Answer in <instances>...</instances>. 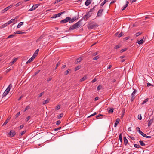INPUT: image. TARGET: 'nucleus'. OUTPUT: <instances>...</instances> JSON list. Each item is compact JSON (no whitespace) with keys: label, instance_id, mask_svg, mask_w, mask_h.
Wrapping results in <instances>:
<instances>
[{"label":"nucleus","instance_id":"obj_1","mask_svg":"<svg viewBox=\"0 0 154 154\" xmlns=\"http://www.w3.org/2000/svg\"><path fill=\"white\" fill-rule=\"evenodd\" d=\"M94 7L93 8L91 9L90 11L87 13L81 19L82 20H84L86 21L88 20V19L91 16L92 14V11L94 9Z\"/></svg>","mask_w":154,"mask_h":154},{"label":"nucleus","instance_id":"obj_2","mask_svg":"<svg viewBox=\"0 0 154 154\" xmlns=\"http://www.w3.org/2000/svg\"><path fill=\"white\" fill-rule=\"evenodd\" d=\"M87 27L89 29H92L98 26V25L93 21L89 22L88 24Z\"/></svg>","mask_w":154,"mask_h":154},{"label":"nucleus","instance_id":"obj_3","mask_svg":"<svg viewBox=\"0 0 154 154\" xmlns=\"http://www.w3.org/2000/svg\"><path fill=\"white\" fill-rule=\"evenodd\" d=\"M82 21V20L78 21L75 24L71 26L69 29V30H72L76 29L78 28L81 26L80 23Z\"/></svg>","mask_w":154,"mask_h":154},{"label":"nucleus","instance_id":"obj_4","mask_svg":"<svg viewBox=\"0 0 154 154\" xmlns=\"http://www.w3.org/2000/svg\"><path fill=\"white\" fill-rule=\"evenodd\" d=\"M12 85L11 84H10L8 86V87L5 90V91L3 93L2 96L3 97H5L6 95L9 92L10 89L12 88Z\"/></svg>","mask_w":154,"mask_h":154},{"label":"nucleus","instance_id":"obj_5","mask_svg":"<svg viewBox=\"0 0 154 154\" xmlns=\"http://www.w3.org/2000/svg\"><path fill=\"white\" fill-rule=\"evenodd\" d=\"M70 20L71 18L70 17H67L65 19L62 20L60 22L61 23H65L69 21Z\"/></svg>","mask_w":154,"mask_h":154},{"label":"nucleus","instance_id":"obj_6","mask_svg":"<svg viewBox=\"0 0 154 154\" xmlns=\"http://www.w3.org/2000/svg\"><path fill=\"white\" fill-rule=\"evenodd\" d=\"M40 4H37L34 5L29 10V11H32L35 9L40 5Z\"/></svg>","mask_w":154,"mask_h":154},{"label":"nucleus","instance_id":"obj_7","mask_svg":"<svg viewBox=\"0 0 154 154\" xmlns=\"http://www.w3.org/2000/svg\"><path fill=\"white\" fill-rule=\"evenodd\" d=\"M15 134L16 132L14 130H11L9 133V134L11 137H14Z\"/></svg>","mask_w":154,"mask_h":154},{"label":"nucleus","instance_id":"obj_8","mask_svg":"<svg viewBox=\"0 0 154 154\" xmlns=\"http://www.w3.org/2000/svg\"><path fill=\"white\" fill-rule=\"evenodd\" d=\"M103 11V9H100L97 13V17H100L102 15V13Z\"/></svg>","mask_w":154,"mask_h":154},{"label":"nucleus","instance_id":"obj_9","mask_svg":"<svg viewBox=\"0 0 154 154\" xmlns=\"http://www.w3.org/2000/svg\"><path fill=\"white\" fill-rule=\"evenodd\" d=\"M12 6H13L12 5H10V6L7 7H6V8H5L2 11V13H4L5 11H6L8 10L9 9H10V8H11V7H12Z\"/></svg>","mask_w":154,"mask_h":154},{"label":"nucleus","instance_id":"obj_10","mask_svg":"<svg viewBox=\"0 0 154 154\" xmlns=\"http://www.w3.org/2000/svg\"><path fill=\"white\" fill-rule=\"evenodd\" d=\"M136 93V90L135 89L134 91L131 94V101H132L135 98V94Z\"/></svg>","mask_w":154,"mask_h":154},{"label":"nucleus","instance_id":"obj_11","mask_svg":"<svg viewBox=\"0 0 154 154\" xmlns=\"http://www.w3.org/2000/svg\"><path fill=\"white\" fill-rule=\"evenodd\" d=\"M82 60V58L81 57H79L78 58L75 62V64H77L79 63Z\"/></svg>","mask_w":154,"mask_h":154},{"label":"nucleus","instance_id":"obj_12","mask_svg":"<svg viewBox=\"0 0 154 154\" xmlns=\"http://www.w3.org/2000/svg\"><path fill=\"white\" fill-rule=\"evenodd\" d=\"M38 52H39V49H38L35 51L34 52V54L32 56V57L34 58H35L36 57Z\"/></svg>","mask_w":154,"mask_h":154},{"label":"nucleus","instance_id":"obj_13","mask_svg":"<svg viewBox=\"0 0 154 154\" xmlns=\"http://www.w3.org/2000/svg\"><path fill=\"white\" fill-rule=\"evenodd\" d=\"M78 19V18H76V17H75L74 18H72L71 19V20H70V21H69V23H72L75 20Z\"/></svg>","mask_w":154,"mask_h":154},{"label":"nucleus","instance_id":"obj_14","mask_svg":"<svg viewBox=\"0 0 154 154\" xmlns=\"http://www.w3.org/2000/svg\"><path fill=\"white\" fill-rule=\"evenodd\" d=\"M11 117H8L7 120H6V121L4 122V124L2 125V126H3L4 125H6L9 122V120L10 119Z\"/></svg>","mask_w":154,"mask_h":154},{"label":"nucleus","instance_id":"obj_15","mask_svg":"<svg viewBox=\"0 0 154 154\" xmlns=\"http://www.w3.org/2000/svg\"><path fill=\"white\" fill-rule=\"evenodd\" d=\"M120 121V119L117 118L116 119V122L115 123L114 127H116Z\"/></svg>","mask_w":154,"mask_h":154},{"label":"nucleus","instance_id":"obj_16","mask_svg":"<svg viewBox=\"0 0 154 154\" xmlns=\"http://www.w3.org/2000/svg\"><path fill=\"white\" fill-rule=\"evenodd\" d=\"M44 37L45 35H42L36 40V42H37L38 41H40Z\"/></svg>","mask_w":154,"mask_h":154},{"label":"nucleus","instance_id":"obj_17","mask_svg":"<svg viewBox=\"0 0 154 154\" xmlns=\"http://www.w3.org/2000/svg\"><path fill=\"white\" fill-rule=\"evenodd\" d=\"M14 33L15 34H24L25 33V32H24L20 31H16Z\"/></svg>","mask_w":154,"mask_h":154},{"label":"nucleus","instance_id":"obj_18","mask_svg":"<svg viewBox=\"0 0 154 154\" xmlns=\"http://www.w3.org/2000/svg\"><path fill=\"white\" fill-rule=\"evenodd\" d=\"M108 112L109 113H112L113 112V109L109 108L107 109Z\"/></svg>","mask_w":154,"mask_h":154},{"label":"nucleus","instance_id":"obj_19","mask_svg":"<svg viewBox=\"0 0 154 154\" xmlns=\"http://www.w3.org/2000/svg\"><path fill=\"white\" fill-rule=\"evenodd\" d=\"M153 122V119H150L148 123V126H149Z\"/></svg>","mask_w":154,"mask_h":154},{"label":"nucleus","instance_id":"obj_20","mask_svg":"<svg viewBox=\"0 0 154 154\" xmlns=\"http://www.w3.org/2000/svg\"><path fill=\"white\" fill-rule=\"evenodd\" d=\"M124 141L125 145H126L127 144L128 141L125 137H124Z\"/></svg>","mask_w":154,"mask_h":154},{"label":"nucleus","instance_id":"obj_21","mask_svg":"<svg viewBox=\"0 0 154 154\" xmlns=\"http://www.w3.org/2000/svg\"><path fill=\"white\" fill-rule=\"evenodd\" d=\"M34 59V58L32 57L28 60V61L26 62V63L28 64L29 63L32 62L33 60Z\"/></svg>","mask_w":154,"mask_h":154},{"label":"nucleus","instance_id":"obj_22","mask_svg":"<svg viewBox=\"0 0 154 154\" xmlns=\"http://www.w3.org/2000/svg\"><path fill=\"white\" fill-rule=\"evenodd\" d=\"M91 1L87 0L85 3V5L86 6H88L91 3Z\"/></svg>","mask_w":154,"mask_h":154},{"label":"nucleus","instance_id":"obj_23","mask_svg":"<svg viewBox=\"0 0 154 154\" xmlns=\"http://www.w3.org/2000/svg\"><path fill=\"white\" fill-rule=\"evenodd\" d=\"M71 69H68V70L64 72V75H67L70 72H71Z\"/></svg>","mask_w":154,"mask_h":154},{"label":"nucleus","instance_id":"obj_24","mask_svg":"<svg viewBox=\"0 0 154 154\" xmlns=\"http://www.w3.org/2000/svg\"><path fill=\"white\" fill-rule=\"evenodd\" d=\"M15 20V19H11L10 21H8L7 23L8 24H10L14 22Z\"/></svg>","mask_w":154,"mask_h":154},{"label":"nucleus","instance_id":"obj_25","mask_svg":"<svg viewBox=\"0 0 154 154\" xmlns=\"http://www.w3.org/2000/svg\"><path fill=\"white\" fill-rule=\"evenodd\" d=\"M144 42V41L143 39H141L139 41H138L137 42V43L138 44H143Z\"/></svg>","mask_w":154,"mask_h":154},{"label":"nucleus","instance_id":"obj_26","mask_svg":"<svg viewBox=\"0 0 154 154\" xmlns=\"http://www.w3.org/2000/svg\"><path fill=\"white\" fill-rule=\"evenodd\" d=\"M8 23H6L2 25L1 26V28H3L5 27H6L7 25H8Z\"/></svg>","mask_w":154,"mask_h":154},{"label":"nucleus","instance_id":"obj_27","mask_svg":"<svg viewBox=\"0 0 154 154\" xmlns=\"http://www.w3.org/2000/svg\"><path fill=\"white\" fill-rule=\"evenodd\" d=\"M23 22H20L18 24L17 26V28H20L21 26L23 25Z\"/></svg>","mask_w":154,"mask_h":154},{"label":"nucleus","instance_id":"obj_28","mask_svg":"<svg viewBox=\"0 0 154 154\" xmlns=\"http://www.w3.org/2000/svg\"><path fill=\"white\" fill-rule=\"evenodd\" d=\"M65 12V11H63L61 12H60L57 14H56L57 16V17H60L62 14L64 13Z\"/></svg>","mask_w":154,"mask_h":154},{"label":"nucleus","instance_id":"obj_29","mask_svg":"<svg viewBox=\"0 0 154 154\" xmlns=\"http://www.w3.org/2000/svg\"><path fill=\"white\" fill-rule=\"evenodd\" d=\"M49 101V99H47L43 101V105H44L45 104H47V103H48Z\"/></svg>","mask_w":154,"mask_h":154},{"label":"nucleus","instance_id":"obj_30","mask_svg":"<svg viewBox=\"0 0 154 154\" xmlns=\"http://www.w3.org/2000/svg\"><path fill=\"white\" fill-rule=\"evenodd\" d=\"M136 130L140 134L142 132L140 130V128L138 127L136 128Z\"/></svg>","mask_w":154,"mask_h":154},{"label":"nucleus","instance_id":"obj_31","mask_svg":"<svg viewBox=\"0 0 154 154\" xmlns=\"http://www.w3.org/2000/svg\"><path fill=\"white\" fill-rule=\"evenodd\" d=\"M139 143H140V145L141 146H145V143H144L143 141H141V140H140L139 141Z\"/></svg>","mask_w":154,"mask_h":154},{"label":"nucleus","instance_id":"obj_32","mask_svg":"<svg viewBox=\"0 0 154 154\" xmlns=\"http://www.w3.org/2000/svg\"><path fill=\"white\" fill-rule=\"evenodd\" d=\"M142 34V32H139L137 33H136L135 34L136 37H137L138 36L140 35H141Z\"/></svg>","mask_w":154,"mask_h":154},{"label":"nucleus","instance_id":"obj_33","mask_svg":"<svg viewBox=\"0 0 154 154\" xmlns=\"http://www.w3.org/2000/svg\"><path fill=\"white\" fill-rule=\"evenodd\" d=\"M122 133L120 134L119 136V138L121 143L122 142Z\"/></svg>","mask_w":154,"mask_h":154},{"label":"nucleus","instance_id":"obj_34","mask_svg":"<svg viewBox=\"0 0 154 154\" xmlns=\"http://www.w3.org/2000/svg\"><path fill=\"white\" fill-rule=\"evenodd\" d=\"M17 59H18L17 58H15L14 59V60L12 62H11L10 63H11V64L12 65L13 64H14V63L17 61Z\"/></svg>","mask_w":154,"mask_h":154},{"label":"nucleus","instance_id":"obj_35","mask_svg":"<svg viewBox=\"0 0 154 154\" xmlns=\"http://www.w3.org/2000/svg\"><path fill=\"white\" fill-rule=\"evenodd\" d=\"M108 1V0H104V1L101 4L100 6H103L104 4Z\"/></svg>","mask_w":154,"mask_h":154},{"label":"nucleus","instance_id":"obj_36","mask_svg":"<svg viewBox=\"0 0 154 154\" xmlns=\"http://www.w3.org/2000/svg\"><path fill=\"white\" fill-rule=\"evenodd\" d=\"M81 66L80 65H79L78 66H77L75 68V71H76L80 69L81 68Z\"/></svg>","mask_w":154,"mask_h":154},{"label":"nucleus","instance_id":"obj_37","mask_svg":"<svg viewBox=\"0 0 154 154\" xmlns=\"http://www.w3.org/2000/svg\"><path fill=\"white\" fill-rule=\"evenodd\" d=\"M15 35V34H12L9 35L7 38H13Z\"/></svg>","mask_w":154,"mask_h":154},{"label":"nucleus","instance_id":"obj_38","mask_svg":"<svg viewBox=\"0 0 154 154\" xmlns=\"http://www.w3.org/2000/svg\"><path fill=\"white\" fill-rule=\"evenodd\" d=\"M30 106L29 105L27 106L25 108L24 112H25L26 110H28L30 108Z\"/></svg>","mask_w":154,"mask_h":154},{"label":"nucleus","instance_id":"obj_39","mask_svg":"<svg viewBox=\"0 0 154 154\" xmlns=\"http://www.w3.org/2000/svg\"><path fill=\"white\" fill-rule=\"evenodd\" d=\"M87 79V77L86 76H85L84 77H83L82 78H81L80 79V81L81 82L85 80L86 79Z\"/></svg>","mask_w":154,"mask_h":154},{"label":"nucleus","instance_id":"obj_40","mask_svg":"<svg viewBox=\"0 0 154 154\" xmlns=\"http://www.w3.org/2000/svg\"><path fill=\"white\" fill-rule=\"evenodd\" d=\"M20 112H19L16 114V115L15 116H14V117L15 119L17 118L20 115Z\"/></svg>","mask_w":154,"mask_h":154},{"label":"nucleus","instance_id":"obj_41","mask_svg":"<svg viewBox=\"0 0 154 154\" xmlns=\"http://www.w3.org/2000/svg\"><path fill=\"white\" fill-rule=\"evenodd\" d=\"M148 100V99L147 98L144 100L143 101L142 103V104L143 105L146 103Z\"/></svg>","mask_w":154,"mask_h":154},{"label":"nucleus","instance_id":"obj_42","mask_svg":"<svg viewBox=\"0 0 154 154\" xmlns=\"http://www.w3.org/2000/svg\"><path fill=\"white\" fill-rule=\"evenodd\" d=\"M60 106L59 105H58L56 107L55 109V110H57L60 109Z\"/></svg>","mask_w":154,"mask_h":154},{"label":"nucleus","instance_id":"obj_43","mask_svg":"<svg viewBox=\"0 0 154 154\" xmlns=\"http://www.w3.org/2000/svg\"><path fill=\"white\" fill-rule=\"evenodd\" d=\"M22 2H20L17 3L15 5V6L16 7H18V6L20 5L21 4H22Z\"/></svg>","mask_w":154,"mask_h":154},{"label":"nucleus","instance_id":"obj_44","mask_svg":"<svg viewBox=\"0 0 154 154\" xmlns=\"http://www.w3.org/2000/svg\"><path fill=\"white\" fill-rule=\"evenodd\" d=\"M134 147L136 148H139L141 147L139 145L137 144H134Z\"/></svg>","mask_w":154,"mask_h":154},{"label":"nucleus","instance_id":"obj_45","mask_svg":"<svg viewBox=\"0 0 154 154\" xmlns=\"http://www.w3.org/2000/svg\"><path fill=\"white\" fill-rule=\"evenodd\" d=\"M99 58V56H97L94 58H93V60H97Z\"/></svg>","mask_w":154,"mask_h":154},{"label":"nucleus","instance_id":"obj_46","mask_svg":"<svg viewBox=\"0 0 154 154\" xmlns=\"http://www.w3.org/2000/svg\"><path fill=\"white\" fill-rule=\"evenodd\" d=\"M127 5H125L123 6V7L122 8V11L123 10H125L126 8L127 7Z\"/></svg>","mask_w":154,"mask_h":154},{"label":"nucleus","instance_id":"obj_47","mask_svg":"<svg viewBox=\"0 0 154 154\" xmlns=\"http://www.w3.org/2000/svg\"><path fill=\"white\" fill-rule=\"evenodd\" d=\"M101 88H102L101 85H99L97 87V90H100L101 89Z\"/></svg>","mask_w":154,"mask_h":154},{"label":"nucleus","instance_id":"obj_48","mask_svg":"<svg viewBox=\"0 0 154 154\" xmlns=\"http://www.w3.org/2000/svg\"><path fill=\"white\" fill-rule=\"evenodd\" d=\"M60 62L59 61L57 63L56 65V67L55 68V69H56L57 68V67L59 65H60Z\"/></svg>","mask_w":154,"mask_h":154},{"label":"nucleus","instance_id":"obj_49","mask_svg":"<svg viewBox=\"0 0 154 154\" xmlns=\"http://www.w3.org/2000/svg\"><path fill=\"white\" fill-rule=\"evenodd\" d=\"M120 47H121V46L120 45H117L115 47V48L116 49H117L120 48Z\"/></svg>","mask_w":154,"mask_h":154},{"label":"nucleus","instance_id":"obj_50","mask_svg":"<svg viewBox=\"0 0 154 154\" xmlns=\"http://www.w3.org/2000/svg\"><path fill=\"white\" fill-rule=\"evenodd\" d=\"M138 119H139L140 120H141L142 119V117L141 116V114L139 115H138Z\"/></svg>","mask_w":154,"mask_h":154},{"label":"nucleus","instance_id":"obj_51","mask_svg":"<svg viewBox=\"0 0 154 154\" xmlns=\"http://www.w3.org/2000/svg\"><path fill=\"white\" fill-rule=\"evenodd\" d=\"M61 128V127H59L58 128H56L54 129V130L55 131H57L60 130Z\"/></svg>","mask_w":154,"mask_h":154},{"label":"nucleus","instance_id":"obj_52","mask_svg":"<svg viewBox=\"0 0 154 154\" xmlns=\"http://www.w3.org/2000/svg\"><path fill=\"white\" fill-rule=\"evenodd\" d=\"M140 134L142 135L143 137H146V134L143 133V132Z\"/></svg>","mask_w":154,"mask_h":154},{"label":"nucleus","instance_id":"obj_53","mask_svg":"<svg viewBox=\"0 0 154 154\" xmlns=\"http://www.w3.org/2000/svg\"><path fill=\"white\" fill-rule=\"evenodd\" d=\"M127 48H124V49H122L121 51H120V52L121 53H122V52H123L125 51L126 50H127Z\"/></svg>","mask_w":154,"mask_h":154},{"label":"nucleus","instance_id":"obj_54","mask_svg":"<svg viewBox=\"0 0 154 154\" xmlns=\"http://www.w3.org/2000/svg\"><path fill=\"white\" fill-rule=\"evenodd\" d=\"M40 71V70H38V71H36L35 72V73L34 74V75L35 76V75H36L37 74H38Z\"/></svg>","mask_w":154,"mask_h":154},{"label":"nucleus","instance_id":"obj_55","mask_svg":"<svg viewBox=\"0 0 154 154\" xmlns=\"http://www.w3.org/2000/svg\"><path fill=\"white\" fill-rule=\"evenodd\" d=\"M99 52L98 51H97L95 53H94L93 54V56H96L98 54Z\"/></svg>","mask_w":154,"mask_h":154},{"label":"nucleus","instance_id":"obj_56","mask_svg":"<svg viewBox=\"0 0 154 154\" xmlns=\"http://www.w3.org/2000/svg\"><path fill=\"white\" fill-rule=\"evenodd\" d=\"M44 94V92H42L40 93L39 94L38 97H41Z\"/></svg>","mask_w":154,"mask_h":154},{"label":"nucleus","instance_id":"obj_57","mask_svg":"<svg viewBox=\"0 0 154 154\" xmlns=\"http://www.w3.org/2000/svg\"><path fill=\"white\" fill-rule=\"evenodd\" d=\"M61 123V121L60 120H58L56 122V125H59Z\"/></svg>","mask_w":154,"mask_h":154},{"label":"nucleus","instance_id":"obj_58","mask_svg":"<svg viewBox=\"0 0 154 154\" xmlns=\"http://www.w3.org/2000/svg\"><path fill=\"white\" fill-rule=\"evenodd\" d=\"M31 117L30 116H29L28 117H27L26 119V121H28L30 118Z\"/></svg>","mask_w":154,"mask_h":154},{"label":"nucleus","instance_id":"obj_59","mask_svg":"<svg viewBox=\"0 0 154 154\" xmlns=\"http://www.w3.org/2000/svg\"><path fill=\"white\" fill-rule=\"evenodd\" d=\"M97 79L95 78L91 81V82L92 83H94L97 81Z\"/></svg>","mask_w":154,"mask_h":154},{"label":"nucleus","instance_id":"obj_60","mask_svg":"<svg viewBox=\"0 0 154 154\" xmlns=\"http://www.w3.org/2000/svg\"><path fill=\"white\" fill-rule=\"evenodd\" d=\"M96 114H97L96 113V112H95L94 114L91 115L90 116H88V118H89V117H90L91 116H93L95 115Z\"/></svg>","mask_w":154,"mask_h":154},{"label":"nucleus","instance_id":"obj_61","mask_svg":"<svg viewBox=\"0 0 154 154\" xmlns=\"http://www.w3.org/2000/svg\"><path fill=\"white\" fill-rule=\"evenodd\" d=\"M122 33L121 32L119 35L118 37L119 38H120V37H121V36H122Z\"/></svg>","mask_w":154,"mask_h":154},{"label":"nucleus","instance_id":"obj_62","mask_svg":"<svg viewBox=\"0 0 154 154\" xmlns=\"http://www.w3.org/2000/svg\"><path fill=\"white\" fill-rule=\"evenodd\" d=\"M152 86V87H153V85L149 83H148L147 84V86Z\"/></svg>","mask_w":154,"mask_h":154},{"label":"nucleus","instance_id":"obj_63","mask_svg":"<svg viewBox=\"0 0 154 154\" xmlns=\"http://www.w3.org/2000/svg\"><path fill=\"white\" fill-rule=\"evenodd\" d=\"M103 116V115H102V114H99L97 116H96V118H97V119H98V117H100V116Z\"/></svg>","mask_w":154,"mask_h":154},{"label":"nucleus","instance_id":"obj_64","mask_svg":"<svg viewBox=\"0 0 154 154\" xmlns=\"http://www.w3.org/2000/svg\"><path fill=\"white\" fill-rule=\"evenodd\" d=\"M23 127H24V125L23 124L21 125L20 126V129H21Z\"/></svg>","mask_w":154,"mask_h":154}]
</instances>
